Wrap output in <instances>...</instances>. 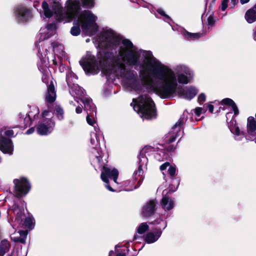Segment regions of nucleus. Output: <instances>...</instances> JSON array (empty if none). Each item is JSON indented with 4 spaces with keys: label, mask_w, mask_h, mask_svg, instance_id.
<instances>
[{
    "label": "nucleus",
    "mask_w": 256,
    "mask_h": 256,
    "mask_svg": "<svg viewBox=\"0 0 256 256\" xmlns=\"http://www.w3.org/2000/svg\"><path fill=\"white\" fill-rule=\"evenodd\" d=\"M89 41H90V39L89 38H88V39H87L86 40V42H88Z\"/></svg>",
    "instance_id": "4d7b16f0"
},
{
    "label": "nucleus",
    "mask_w": 256,
    "mask_h": 256,
    "mask_svg": "<svg viewBox=\"0 0 256 256\" xmlns=\"http://www.w3.org/2000/svg\"><path fill=\"white\" fill-rule=\"evenodd\" d=\"M39 109L36 107H32L30 112H28V116L24 118L26 126H30L32 120H36L38 118Z\"/></svg>",
    "instance_id": "f3484780"
},
{
    "label": "nucleus",
    "mask_w": 256,
    "mask_h": 256,
    "mask_svg": "<svg viewBox=\"0 0 256 256\" xmlns=\"http://www.w3.org/2000/svg\"><path fill=\"white\" fill-rule=\"evenodd\" d=\"M161 230H157L154 232H148L146 236L145 240L149 244L154 242L158 239V238L161 236Z\"/></svg>",
    "instance_id": "5701e85b"
},
{
    "label": "nucleus",
    "mask_w": 256,
    "mask_h": 256,
    "mask_svg": "<svg viewBox=\"0 0 256 256\" xmlns=\"http://www.w3.org/2000/svg\"><path fill=\"white\" fill-rule=\"evenodd\" d=\"M18 134V132H15L13 130H6L4 134L8 136H13Z\"/></svg>",
    "instance_id": "f704fd0d"
},
{
    "label": "nucleus",
    "mask_w": 256,
    "mask_h": 256,
    "mask_svg": "<svg viewBox=\"0 0 256 256\" xmlns=\"http://www.w3.org/2000/svg\"><path fill=\"white\" fill-rule=\"evenodd\" d=\"M220 108H222L223 110H224V108H222V107H220Z\"/></svg>",
    "instance_id": "13d9d810"
},
{
    "label": "nucleus",
    "mask_w": 256,
    "mask_h": 256,
    "mask_svg": "<svg viewBox=\"0 0 256 256\" xmlns=\"http://www.w3.org/2000/svg\"><path fill=\"white\" fill-rule=\"evenodd\" d=\"M183 35L185 38L190 40H194L201 37V34L199 33H190L188 32H184Z\"/></svg>",
    "instance_id": "cd10ccee"
},
{
    "label": "nucleus",
    "mask_w": 256,
    "mask_h": 256,
    "mask_svg": "<svg viewBox=\"0 0 256 256\" xmlns=\"http://www.w3.org/2000/svg\"><path fill=\"white\" fill-rule=\"evenodd\" d=\"M94 116H92L91 112L88 113L86 116V122L90 126H93L96 123V120L94 118Z\"/></svg>",
    "instance_id": "473e14b6"
},
{
    "label": "nucleus",
    "mask_w": 256,
    "mask_h": 256,
    "mask_svg": "<svg viewBox=\"0 0 256 256\" xmlns=\"http://www.w3.org/2000/svg\"><path fill=\"white\" fill-rule=\"evenodd\" d=\"M116 256H126L124 254L121 253H118Z\"/></svg>",
    "instance_id": "864d4df0"
},
{
    "label": "nucleus",
    "mask_w": 256,
    "mask_h": 256,
    "mask_svg": "<svg viewBox=\"0 0 256 256\" xmlns=\"http://www.w3.org/2000/svg\"><path fill=\"white\" fill-rule=\"evenodd\" d=\"M56 26L53 24H48L45 28L40 30V38L42 40L49 38L54 33Z\"/></svg>",
    "instance_id": "4468645a"
},
{
    "label": "nucleus",
    "mask_w": 256,
    "mask_h": 256,
    "mask_svg": "<svg viewBox=\"0 0 256 256\" xmlns=\"http://www.w3.org/2000/svg\"><path fill=\"white\" fill-rule=\"evenodd\" d=\"M18 233L20 234V236H26V232H24V231H20V232H18Z\"/></svg>",
    "instance_id": "8fccbe9b"
},
{
    "label": "nucleus",
    "mask_w": 256,
    "mask_h": 256,
    "mask_svg": "<svg viewBox=\"0 0 256 256\" xmlns=\"http://www.w3.org/2000/svg\"><path fill=\"white\" fill-rule=\"evenodd\" d=\"M104 139L102 133L98 128H94V132L90 134V143L92 146L91 150V158L94 162L100 163L103 157L102 153L100 148V142Z\"/></svg>",
    "instance_id": "39448f33"
},
{
    "label": "nucleus",
    "mask_w": 256,
    "mask_h": 256,
    "mask_svg": "<svg viewBox=\"0 0 256 256\" xmlns=\"http://www.w3.org/2000/svg\"><path fill=\"white\" fill-rule=\"evenodd\" d=\"M116 42V38L114 32L111 30H106L102 34L100 38V45L106 47L110 46L112 44H114Z\"/></svg>",
    "instance_id": "9d476101"
},
{
    "label": "nucleus",
    "mask_w": 256,
    "mask_h": 256,
    "mask_svg": "<svg viewBox=\"0 0 256 256\" xmlns=\"http://www.w3.org/2000/svg\"><path fill=\"white\" fill-rule=\"evenodd\" d=\"M247 132L250 134L256 135V119L255 120L252 116L248 118Z\"/></svg>",
    "instance_id": "412c9836"
},
{
    "label": "nucleus",
    "mask_w": 256,
    "mask_h": 256,
    "mask_svg": "<svg viewBox=\"0 0 256 256\" xmlns=\"http://www.w3.org/2000/svg\"><path fill=\"white\" fill-rule=\"evenodd\" d=\"M148 162V160L146 158L142 156L140 158V165L138 168V170L134 172V174L136 178L137 176H140L143 174V171L142 169V167L146 164Z\"/></svg>",
    "instance_id": "a878e982"
},
{
    "label": "nucleus",
    "mask_w": 256,
    "mask_h": 256,
    "mask_svg": "<svg viewBox=\"0 0 256 256\" xmlns=\"http://www.w3.org/2000/svg\"><path fill=\"white\" fill-rule=\"evenodd\" d=\"M160 222L163 224L164 227H163L162 229H164L166 227V222H164V220H160Z\"/></svg>",
    "instance_id": "3c124183"
},
{
    "label": "nucleus",
    "mask_w": 256,
    "mask_h": 256,
    "mask_svg": "<svg viewBox=\"0 0 256 256\" xmlns=\"http://www.w3.org/2000/svg\"><path fill=\"white\" fill-rule=\"evenodd\" d=\"M56 98V94L54 90V87L52 82L50 81V84L48 87V92L46 96V101L48 102H52L55 100Z\"/></svg>",
    "instance_id": "4be33fe9"
},
{
    "label": "nucleus",
    "mask_w": 256,
    "mask_h": 256,
    "mask_svg": "<svg viewBox=\"0 0 256 256\" xmlns=\"http://www.w3.org/2000/svg\"><path fill=\"white\" fill-rule=\"evenodd\" d=\"M47 60H48L44 58V62H42V60H40L38 64L39 69L40 70L44 71L45 72L42 76V80L46 84H48V81L51 80V75L48 72Z\"/></svg>",
    "instance_id": "2eb2a0df"
},
{
    "label": "nucleus",
    "mask_w": 256,
    "mask_h": 256,
    "mask_svg": "<svg viewBox=\"0 0 256 256\" xmlns=\"http://www.w3.org/2000/svg\"><path fill=\"white\" fill-rule=\"evenodd\" d=\"M16 234H12L11 236V238L12 240H13V241H14V242H20L22 243H24V240L23 238H22L20 237H17V236H16L15 235Z\"/></svg>",
    "instance_id": "e433bc0d"
},
{
    "label": "nucleus",
    "mask_w": 256,
    "mask_h": 256,
    "mask_svg": "<svg viewBox=\"0 0 256 256\" xmlns=\"http://www.w3.org/2000/svg\"><path fill=\"white\" fill-rule=\"evenodd\" d=\"M157 202L155 200H150L144 205L142 210V213L144 216L148 217L152 216L154 212L155 206Z\"/></svg>",
    "instance_id": "dca6fc26"
},
{
    "label": "nucleus",
    "mask_w": 256,
    "mask_h": 256,
    "mask_svg": "<svg viewBox=\"0 0 256 256\" xmlns=\"http://www.w3.org/2000/svg\"><path fill=\"white\" fill-rule=\"evenodd\" d=\"M176 169L174 167L170 166L168 168V172L172 176L175 175Z\"/></svg>",
    "instance_id": "4c0bfd02"
},
{
    "label": "nucleus",
    "mask_w": 256,
    "mask_h": 256,
    "mask_svg": "<svg viewBox=\"0 0 256 256\" xmlns=\"http://www.w3.org/2000/svg\"><path fill=\"white\" fill-rule=\"evenodd\" d=\"M208 108L210 112L213 113L214 112V106L210 104H208Z\"/></svg>",
    "instance_id": "c03bdc74"
},
{
    "label": "nucleus",
    "mask_w": 256,
    "mask_h": 256,
    "mask_svg": "<svg viewBox=\"0 0 256 256\" xmlns=\"http://www.w3.org/2000/svg\"><path fill=\"white\" fill-rule=\"evenodd\" d=\"M174 200L168 196H164L162 197L160 202V204L162 208L165 210H170L174 206Z\"/></svg>",
    "instance_id": "6ab92c4d"
},
{
    "label": "nucleus",
    "mask_w": 256,
    "mask_h": 256,
    "mask_svg": "<svg viewBox=\"0 0 256 256\" xmlns=\"http://www.w3.org/2000/svg\"><path fill=\"white\" fill-rule=\"evenodd\" d=\"M106 187L110 191H114V190L108 185H106Z\"/></svg>",
    "instance_id": "603ef678"
},
{
    "label": "nucleus",
    "mask_w": 256,
    "mask_h": 256,
    "mask_svg": "<svg viewBox=\"0 0 256 256\" xmlns=\"http://www.w3.org/2000/svg\"><path fill=\"white\" fill-rule=\"evenodd\" d=\"M172 183L174 185V188H170L169 191L170 192H174L176 190L179 184L178 180L176 179H174L172 180Z\"/></svg>",
    "instance_id": "c9c22d12"
},
{
    "label": "nucleus",
    "mask_w": 256,
    "mask_h": 256,
    "mask_svg": "<svg viewBox=\"0 0 256 256\" xmlns=\"http://www.w3.org/2000/svg\"><path fill=\"white\" fill-rule=\"evenodd\" d=\"M158 12L160 14H161L162 16H165L166 18H169V16H167L164 10H162V9H161V8H159L157 10Z\"/></svg>",
    "instance_id": "37998d69"
},
{
    "label": "nucleus",
    "mask_w": 256,
    "mask_h": 256,
    "mask_svg": "<svg viewBox=\"0 0 256 256\" xmlns=\"http://www.w3.org/2000/svg\"><path fill=\"white\" fill-rule=\"evenodd\" d=\"M14 212L15 214H16V220H18V222H19L20 220H22V217L24 214V210L22 211L20 210L18 208H16V206H15Z\"/></svg>",
    "instance_id": "2f4dec72"
},
{
    "label": "nucleus",
    "mask_w": 256,
    "mask_h": 256,
    "mask_svg": "<svg viewBox=\"0 0 256 256\" xmlns=\"http://www.w3.org/2000/svg\"><path fill=\"white\" fill-rule=\"evenodd\" d=\"M30 11L26 7L18 6L14 9V16L19 22L27 21L30 17Z\"/></svg>",
    "instance_id": "1a4fd4ad"
},
{
    "label": "nucleus",
    "mask_w": 256,
    "mask_h": 256,
    "mask_svg": "<svg viewBox=\"0 0 256 256\" xmlns=\"http://www.w3.org/2000/svg\"><path fill=\"white\" fill-rule=\"evenodd\" d=\"M0 150L4 154L11 155L14 150V146L10 139L2 136V130H0Z\"/></svg>",
    "instance_id": "ddd939ff"
},
{
    "label": "nucleus",
    "mask_w": 256,
    "mask_h": 256,
    "mask_svg": "<svg viewBox=\"0 0 256 256\" xmlns=\"http://www.w3.org/2000/svg\"><path fill=\"white\" fill-rule=\"evenodd\" d=\"M186 121V119L184 118H180L173 126L172 130L166 135V142H174L177 138L181 137L182 136L183 132L182 130V126Z\"/></svg>",
    "instance_id": "6e6552de"
},
{
    "label": "nucleus",
    "mask_w": 256,
    "mask_h": 256,
    "mask_svg": "<svg viewBox=\"0 0 256 256\" xmlns=\"http://www.w3.org/2000/svg\"><path fill=\"white\" fill-rule=\"evenodd\" d=\"M24 223L26 226L28 228H32L33 222L31 218L29 217L26 218Z\"/></svg>",
    "instance_id": "72a5a7b5"
},
{
    "label": "nucleus",
    "mask_w": 256,
    "mask_h": 256,
    "mask_svg": "<svg viewBox=\"0 0 256 256\" xmlns=\"http://www.w3.org/2000/svg\"><path fill=\"white\" fill-rule=\"evenodd\" d=\"M34 131V128H30L28 129L26 132V134H32L33 133Z\"/></svg>",
    "instance_id": "a18cd8bd"
},
{
    "label": "nucleus",
    "mask_w": 256,
    "mask_h": 256,
    "mask_svg": "<svg viewBox=\"0 0 256 256\" xmlns=\"http://www.w3.org/2000/svg\"><path fill=\"white\" fill-rule=\"evenodd\" d=\"M84 8H91L94 6V0H80Z\"/></svg>",
    "instance_id": "c85d7f7f"
},
{
    "label": "nucleus",
    "mask_w": 256,
    "mask_h": 256,
    "mask_svg": "<svg viewBox=\"0 0 256 256\" xmlns=\"http://www.w3.org/2000/svg\"><path fill=\"white\" fill-rule=\"evenodd\" d=\"M118 170L114 168H110L106 166H104L102 173L101 178L103 182L106 183H108V178H112L114 181L116 182V180L118 178Z\"/></svg>",
    "instance_id": "f8f14e48"
},
{
    "label": "nucleus",
    "mask_w": 256,
    "mask_h": 256,
    "mask_svg": "<svg viewBox=\"0 0 256 256\" xmlns=\"http://www.w3.org/2000/svg\"><path fill=\"white\" fill-rule=\"evenodd\" d=\"M112 254H114V252L112 250L110 252L109 256H111Z\"/></svg>",
    "instance_id": "6e6d98bb"
},
{
    "label": "nucleus",
    "mask_w": 256,
    "mask_h": 256,
    "mask_svg": "<svg viewBox=\"0 0 256 256\" xmlns=\"http://www.w3.org/2000/svg\"><path fill=\"white\" fill-rule=\"evenodd\" d=\"M77 114H80L82 112V108L81 106H77L76 109Z\"/></svg>",
    "instance_id": "49530a36"
},
{
    "label": "nucleus",
    "mask_w": 256,
    "mask_h": 256,
    "mask_svg": "<svg viewBox=\"0 0 256 256\" xmlns=\"http://www.w3.org/2000/svg\"><path fill=\"white\" fill-rule=\"evenodd\" d=\"M2 161V160H1V158H0V162H1Z\"/></svg>",
    "instance_id": "680f3d73"
},
{
    "label": "nucleus",
    "mask_w": 256,
    "mask_h": 256,
    "mask_svg": "<svg viewBox=\"0 0 256 256\" xmlns=\"http://www.w3.org/2000/svg\"><path fill=\"white\" fill-rule=\"evenodd\" d=\"M235 0H232V1L234 2Z\"/></svg>",
    "instance_id": "e2e57ef3"
},
{
    "label": "nucleus",
    "mask_w": 256,
    "mask_h": 256,
    "mask_svg": "<svg viewBox=\"0 0 256 256\" xmlns=\"http://www.w3.org/2000/svg\"><path fill=\"white\" fill-rule=\"evenodd\" d=\"M66 4V12H63L60 4L56 0H46L42 2V6L46 17H54L57 20L65 23L76 18L80 8L78 0H68Z\"/></svg>",
    "instance_id": "f03ea898"
},
{
    "label": "nucleus",
    "mask_w": 256,
    "mask_h": 256,
    "mask_svg": "<svg viewBox=\"0 0 256 256\" xmlns=\"http://www.w3.org/2000/svg\"><path fill=\"white\" fill-rule=\"evenodd\" d=\"M222 105H228L230 106L235 115L238 114V110L234 102L230 98H226L222 100L220 102Z\"/></svg>",
    "instance_id": "393cba45"
},
{
    "label": "nucleus",
    "mask_w": 256,
    "mask_h": 256,
    "mask_svg": "<svg viewBox=\"0 0 256 256\" xmlns=\"http://www.w3.org/2000/svg\"><path fill=\"white\" fill-rule=\"evenodd\" d=\"M228 126L231 132L235 134L236 140H240L245 136L244 132L240 131L238 126L236 124H234L233 121Z\"/></svg>",
    "instance_id": "aec40b11"
},
{
    "label": "nucleus",
    "mask_w": 256,
    "mask_h": 256,
    "mask_svg": "<svg viewBox=\"0 0 256 256\" xmlns=\"http://www.w3.org/2000/svg\"><path fill=\"white\" fill-rule=\"evenodd\" d=\"M10 244L8 240H4L1 242L0 246V256H3L8 252Z\"/></svg>",
    "instance_id": "bb28decb"
},
{
    "label": "nucleus",
    "mask_w": 256,
    "mask_h": 256,
    "mask_svg": "<svg viewBox=\"0 0 256 256\" xmlns=\"http://www.w3.org/2000/svg\"><path fill=\"white\" fill-rule=\"evenodd\" d=\"M52 118V116L48 111L44 110L42 112L41 122L37 127L38 134L46 135L53 130L55 123Z\"/></svg>",
    "instance_id": "423d86ee"
},
{
    "label": "nucleus",
    "mask_w": 256,
    "mask_h": 256,
    "mask_svg": "<svg viewBox=\"0 0 256 256\" xmlns=\"http://www.w3.org/2000/svg\"><path fill=\"white\" fill-rule=\"evenodd\" d=\"M206 95L204 93L200 94L198 96V102L200 104H202L206 100Z\"/></svg>",
    "instance_id": "58836bf2"
},
{
    "label": "nucleus",
    "mask_w": 256,
    "mask_h": 256,
    "mask_svg": "<svg viewBox=\"0 0 256 256\" xmlns=\"http://www.w3.org/2000/svg\"><path fill=\"white\" fill-rule=\"evenodd\" d=\"M208 24H212L213 22L212 18V16H209L208 19Z\"/></svg>",
    "instance_id": "de8ad7c7"
},
{
    "label": "nucleus",
    "mask_w": 256,
    "mask_h": 256,
    "mask_svg": "<svg viewBox=\"0 0 256 256\" xmlns=\"http://www.w3.org/2000/svg\"><path fill=\"white\" fill-rule=\"evenodd\" d=\"M96 20V16L92 12L88 10L82 12L74 22V26L70 30L71 34L74 36L80 34V26L86 34L89 36L93 34L98 28L95 22Z\"/></svg>",
    "instance_id": "7ed1b4c3"
},
{
    "label": "nucleus",
    "mask_w": 256,
    "mask_h": 256,
    "mask_svg": "<svg viewBox=\"0 0 256 256\" xmlns=\"http://www.w3.org/2000/svg\"><path fill=\"white\" fill-rule=\"evenodd\" d=\"M38 53L40 54V50H38Z\"/></svg>",
    "instance_id": "052dcab7"
},
{
    "label": "nucleus",
    "mask_w": 256,
    "mask_h": 256,
    "mask_svg": "<svg viewBox=\"0 0 256 256\" xmlns=\"http://www.w3.org/2000/svg\"><path fill=\"white\" fill-rule=\"evenodd\" d=\"M231 114V113L230 112H228L226 114V118L228 119V116Z\"/></svg>",
    "instance_id": "5fc2aeb1"
},
{
    "label": "nucleus",
    "mask_w": 256,
    "mask_h": 256,
    "mask_svg": "<svg viewBox=\"0 0 256 256\" xmlns=\"http://www.w3.org/2000/svg\"><path fill=\"white\" fill-rule=\"evenodd\" d=\"M170 166V164L168 162H166L160 166V169L162 171H163L165 170L168 167L169 168Z\"/></svg>",
    "instance_id": "79ce46f5"
},
{
    "label": "nucleus",
    "mask_w": 256,
    "mask_h": 256,
    "mask_svg": "<svg viewBox=\"0 0 256 256\" xmlns=\"http://www.w3.org/2000/svg\"><path fill=\"white\" fill-rule=\"evenodd\" d=\"M14 194L17 197H22L26 195L30 188V184L28 180L24 178L14 180Z\"/></svg>",
    "instance_id": "0eeeda50"
},
{
    "label": "nucleus",
    "mask_w": 256,
    "mask_h": 256,
    "mask_svg": "<svg viewBox=\"0 0 256 256\" xmlns=\"http://www.w3.org/2000/svg\"><path fill=\"white\" fill-rule=\"evenodd\" d=\"M228 0H223L222 2L220 8L222 11H224L228 8Z\"/></svg>",
    "instance_id": "ea45409f"
},
{
    "label": "nucleus",
    "mask_w": 256,
    "mask_h": 256,
    "mask_svg": "<svg viewBox=\"0 0 256 256\" xmlns=\"http://www.w3.org/2000/svg\"><path fill=\"white\" fill-rule=\"evenodd\" d=\"M245 18L248 23H252L256 20V6L246 12Z\"/></svg>",
    "instance_id": "b1692460"
},
{
    "label": "nucleus",
    "mask_w": 256,
    "mask_h": 256,
    "mask_svg": "<svg viewBox=\"0 0 256 256\" xmlns=\"http://www.w3.org/2000/svg\"><path fill=\"white\" fill-rule=\"evenodd\" d=\"M203 111L204 110L202 108H196L194 110V113L196 114V116L197 117H199Z\"/></svg>",
    "instance_id": "a19ab883"
},
{
    "label": "nucleus",
    "mask_w": 256,
    "mask_h": 256,
    "mask_svg": "<svg viewBox=\"0 0 256 256\" xmlns=\"http://www.w3.org/2000/svg\"><path fill=\"white\" fill-rule=\"evenodd\" d=\"M148 228V226L146 223H142L138 227L137 232L140 234H144Z\"/></svg>",
    "instance_id": "7c9ffc66"
},
{
    "label": "nucleus",
    "mask_w": 256,
    "mask_h": 256,
    "mask_svg": "<svg viewBox=\"0 0 256 256\" xmlns=\"http://www.w3.org/2000/svg\"><path fill=\"white\" fill-rule=\"evenodd\" d=\"M67 83L70 88V92L72 96L74 98H79L82 101L84 99V90L76 84H72L70 78L68 76L66 78Z\"/></svg>",
    "instance_id": "9b49d317"
},
{
    "label": "nucleus",
    "mask_w": 256,
    "mask_h": 256,
    "mask_svg": "<svg viewBox=\"0 0 256 256\" xmlns=\"http://www.w3.org/2000/svg\"><path fill=\"white\" fill-rule=\"evenodd\" d=\"M98 58V62L90 53V74L101 70L107 78L120 77L130 90L138 91L144 86L162 98L178 95L189 100L198 92L194 86L182 88L178 86V83L187 84L192 78L193 72L188 67L178 64L173 70L154 58L150 52L138 50L128 40L122 41L118 55L100 52Z\"/></svg>",
    "instance_id": "f257e3e1"
},
{
    "label": "nucleus",
    "mask_w": 256,
    "mask_h": 256,
    "mask_svg": "<svg viewBox=\"0 0 256 256\" xmlns=\"http://www.w3.org/2000/svg\"><path fill=\"white\" fill-rule=\"evenodd\" d=\"M54 113L58 120H62L64 118V110L60 106H56Z\"/></svg>",
    "instance_id": "c756f323"
},
{
    "label": "nucleus",
    "mask_w": 256,
    "mask_h": 256,
    "mask_svg": "<svg viewBox=\"0 0 256 256\" xmlns=\"http://www.w3.org/2000/svg\"><path fill=\"white\" fill-rule=\"evenodd\" d=\"M250 0H240V2L242 4L248 3Z\"/></svg>",
    "instance_id": "09e8293b"
},
{
    "label": "nucleus",
    "mask_w": 256,
    "mask_h": 256,
    "mask_svg": "<svg viewBox=\"0 0 256 256\" xmlns=\"http://www.w3.org/2000/svg\"><path fill=\"white\" fill-rule=\"evenodd\" d=\"M54 51H56V47L54 46Z\"/></svg>",
    "instance_id": "bf43d9fd"
},
{
    "label": "nucleus",
    "mask_w": 256,
    "mask_h": 256,
    "mask_svg": "<svg viewBox=\"0 0 256 256\" xmlns=\"http://www.w3.org/2000/svg\"><path fill=\"white\" fill-rule=\"evenodd\" d=\"M82 102L84 104V110L86 111L87 114L91 112L92 116H95L96 115V106L92 100L88 98H85Z\"/></svg>",
    "instance_id": "a211bd4d"
},
{
    "label": "nucleus",
    "mask_w": 256,
    "mask_h": 256,
    "mask_svg": "<svg viewBox=\"0 0 256 256\" xmlns=\"http://www.w3.org/2000/svg\"><path fill=\"white\" fill-rule=\"evenodd\" d=\"M131 105L133 106L134 111L143 119L150 120L156 118L154 104L148 95H142L137 99H133Z\"/></svg>",
    "instance_id": "20e7f679"
}]
</instances>
